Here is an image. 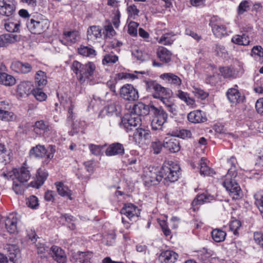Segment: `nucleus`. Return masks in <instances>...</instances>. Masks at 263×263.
Listing matches in <instances>:
<instances>
[{
	"instance_id": "nucleus-33",
	"label": "nucleus",
	"mask_w": 263,
	"mask_h": 263,
	"mask_svg": "<svg viewBox=\"0 0 263 263\" xmlns=\"http://www.w3.org/2000/svg\"><path fill=\"white\" fill-rule=\"evenodd\" d=\"M101 29L98 26H92L87 30V39L89 40L94 41L102 36Z\"/></svg>"
},
{
	"instance_id": "nucleus-1",
	"label": "nucleus",
	"mask_w": 263,
	"mask_h": 263,
	"mask_svg": "<svg viewBox=\"0 0 263 263\" xmlns=\"http://www.w3.org/2000/svg\"><path fill=\"white\" fill-rule=\"evenodd\" d=\"M180 166L172 161H165L160 171L156 168L147 169L144 172L143 180L148 185H156L164 178L166 180L174 182L179 176Z\"/></svg>"
},
{
	"instance_id": "nucleus-20",
	"label": "nucleus",
	"mask_w": 263,
	"mask_h": 263,
	"mask_svg": "<svg viewBox=\"0 0 263 263\" xmlns=\"http://www.w3.org/2000/svg\"><path fill=\"white\" fill-rule=\"evenodd\" d=\"M160 78L168 84L179 88L182 84L181 79L172 73H164L160 76Z\"/></svg>"
},
{
	"instance_id": "nucleus-59",
	"label": "nucleus",
	"mask_w": 263,
	"mask_h": 263,
	"mask_svg": "<svg viewBox=\"0 0 263 263\" xmlns=\"http://www.w3.org/2000/svg\"><path fill=\"white\" fill-rule=\"evenodd\" d=\"M241 226V222L239 220H234L231 222L229 225V228L231 231L233 232L234 235L238 234V230Z\"/></svg>"
},
{
	"instance_id": "nucleus-26",
	"label": "nucleus",
	"mask_w": 263,
	"mask_h": 263,
	"mask_svg": "<svg viewBox=\"0 0 263 263\" xmlns=\"http://www.w3.org/2000/svg\"><path fill=\"white\" fill-rule=\"evenodd\" d=\"M47 176L48 173L47 172L42 170H39L37 172L36 180L30 183V186L39 189L44 183Z\"/></svg>"
},
{
	"instance_id": "nucleus-28",
	"label": "nucleus",
	"mask_w": 263,
	"mask_h": 263,
	"mask_svg": "<svg viewBox=\"0 0 263 263\" xmlns=\"http://www.w3.org/2000/svg\"><path fill=\"white\" fill-rule=\"evenodd\" d=\"M175 95L187 105L191 106L192 107H195V101L190 97L188 93L184 92L181 90H178L176 91Z\"/></svg>"
},
{
	"instance_id": "nucleus-11",
	"label": "nucleus",
	"mask_w": 263,
	"mask_h": 263,
	"mask_svg": "<svg viewBox=\"0 0 263 263\" xmlns=\"http://www.w3.org/2000/svg\"><path fill=\"white\" fill-rule=\"evenodd\" d=\"M120 213L124 215L129 219V220L133 221L136 218L138 217L140 214V211L139 209L132 203L125 204L124 206L121 209Z\"/></svg>"
},
{
	"instance_id": "nucleus-57",
	"label": "nucleus",
	"mask_w": 263,
	"mask_h": 263,
	"mask_svg": "<svg viewBox=\"0 0 263 263\" xmlns=\"http://www.w3.org/2000/svg\"><path fill=\"white\" fill-rule=\"evenodd\" d=\"M139 24L135 22H130L128 25V33L132 36H136L137 34V28Z\"/></svg>"
},
{
	"instance_id": "nucleus-10",
	"label": "nucleus",
	"mask_w": 263,
	"mask_h": 263,
	"mask_svg": "<svg viewBox=\"0 0 263 263\" xmlns=\"http://www.w3.org/2000/svg\"><path fill=\"white\" fill-rule=\"evenodd\" d=\"M141 122V119L138 116H135L133 115H126L122 119L120 126L128 132L140 125Z\"/></svg>"
},
{
	"instance_id": "nucleus-49",
	"label": "nucleus",
	"mask_w": 263,
	"mask_h": 263,
	"mask_svg": "<svg viewBox=\"0 0 263 263\" xmlns=\"http://www.w3.org/2000/svg\"><path fill=\"white\" fill-rule=\"evenodd\" d=\"M12 189L15 194L17 195H22L24 193L25 190L24 182H22L13 179Z\"/></svg>"
},
{
	"instance_id": "nucleus-51",
	"label": "nucleus",
	"mask_w": 263,
	"mask_h": 263,
	"mask_svg": "<svg viewBox=\"0 0 263 263\" xmlns=\"http://www.w3.org/2000/svg\"><path fill=\"white\" fill-rule=\"evenodd\" d=\"M103 34L105 39H111L116 34V32L111 25H108L104 26Z\"/></svg>"
},
{
	"instance_id": "nucleus-5",
	"label": "nucleus",
	"mask_w": 263,
	"mask_h": 263,
	"mask_svg": "<svg viewBox=\"0 0 263 263\" xmlns=\"http://www.w3.org/2000/svg\"><path fill=\"white\" fill-rule=\"evenodd\" d=\"M26 26L32 33L40 34L48 28L49 23L47 19L34 17L27 21Z\"/></svg>"
},
{
	"instance_id": "nucleus-31",
	"label": "nucleus",
	"mask_w": 263,
	"mask_h": 263,
	"mask_svg": "<svg viewBox=\"0 0 263 263\" xmlns=\"http://www.w3.org/2000/svg\"><path fill=\"white\" fill-rule=\"evenodd\" d=\"M78 33L77 31H67L63 34V39L61 42L64 45H70L76 43L78 40Z\"/></svg>"
},
{
	"instance_id": "nucleus-38",
	"label": "nucleus",
	"mask_w": 263,
	"mask_h": 263,
	"mask_svg": "<svg viewBox=\"0 0 263 263\" xmlns=\"http://www.w3.org/2000/svg\"><path fill=\"white\" fill-rule=\"evenodd\" d=\"M57 190L59 194L62 196L67 197L69 199L72 200L71 198V191L69 189L68 186L65 185L62 182H57L55 183Z\"/></svg>"
},
{
	"instance_id": "nucleus-4",
	"label": "nucleus",
	"mask_w": 263,
	"mask_h": 263,
	"mask_svg": "<svg viewBox=\"0 0 263 263\" xmlns=\"http://www.w3.org/2000/svg\"><path fill=\"white\" fill-rule=\"evenodd\" d=\"M151 112L153 118L151 122L152 129L153 130H161L163 124L167 122L168 115L162 107H157L151 105Z\"/></svg>"
},
{
	"instance_id": "nucleus-12",
	"label": "nucleus",
	"mask_w": 263,
	"mask_h": 263,
	"mask_svg": "<svg viewBox=\"0 0 263 263\" xmlns=\"http://www.w3.org/2000/svg\"><path fill=\"white\" fill-rule=\"evenodd\" d=\"M15 10L14 0H0V14L9 16L11 15Z\"/></svg>"
},
{
	"instance_id": "nucleus-61",
	"label": "nucleus",
	"mask_w": 263,
	"mask_h": 263,
	"mask_svg": "<svg viewBox=\"0 0 263 263\" xmlns=\"http://www.w3.org/2000/svg\"><path fill=\"white\" fill-rule=\"evenodd\" d=\"M215 51L216 52L217 55L221 57L226 58V55L228 54L226 48L222 45H216Z\"/></svg>"
},
{
	"instance_id": "nucleus-2",
	"label": "nucleus",
	"mask_w": 263,
	"mask_h": 263,
	"mask_svg": "<svg viewBox=\"0 0 263 263\" xmlns=\"http://www.w3.org/2000/svg\"><path fill=\"white\" fill-rule=\"evenodd\" d=\"M71 68L81 83H86L93 85L97 83L95 80L96 66L93 62H88L83 64L77 61H74L72 63Z\"/></svg>"
},
{
	"instance_id": "nucleus-64",
	"label": "nucleus",
	"mask_w": 263,
	"mask_h": 263,
	"mask_svg": "<svg viewBox=\"0 0 263 263\" xmlns=\"http://www.w3.org/2000/svg\"><path fill=\"white\" fill-rule=\"evenodd\" d=\"M255 108L258 114L263 115V98L257 100L255 104Z\"/></svg>"
},
{
	"instance_id": "nucleus-8",
	"label": "nucleus",
	"mask_w": 263,
	"mask_h": 263,
	"mask_svg": "<svg viewBox=\"0 0 263 263\" xmlns=\"http://www.w3.org/2000/svg\"><path fill=\"white\" fill-rule=\"evenodd\" d=\"M222 184L227 191L229 192V195L233 199L237 200L242 197L241 190L234 179L232 178L225 179Z\"/></svg>"
},
{
	"instance_id": "nucleus-37",
	"label": "nucleus",
	"mask_w": 263,
	"mask_h": 263,
	"mask_svg": "<svg viewBox=\"0 0 263 263\" xmlns=\"http://www.w3.org/2000/svg\"><path fill=\"white\" fill-rule=\"evenodd\" d=\"M219 71L224 78H235L238 75V72L232 67H220Z\"/></svg>"
},
{
	"instance_id": "nucleus-25",
	"label": "nucleus",
	"mask_w": 263,
	"mask_h": 263,
	"mask_svg": "<svg viewBox=\"0 0 263 263\" xmlns=\"http://www.w3.org/2000/svg\"><path fill=\"white\" fill-rule=\"evenodd\" d=\"M31 84L29 82H22L17 85L16 93L20 97H25L30 94L31 89Z\"/></svg>"
},
{
	"instance_id": "nucleus-46",
	"label": "nucleus",
	"mask_w": 263,
	"mask_h": 263,
	"mask_svg": "<svg viewBox=\"0 0 263 263\" xmlns=\"http://www.w3.org/2000/svg\"><path fill=\"white\" fill-rule=\"evenodd\" d=\"M5 29L9 32H15L19 30L20 23L18 21L13 22L9 20L6 22L4 25Z\"/></svg>"
},
{
	"instance_id": "nucleus-35",
	"label": "nucleus",
	"mask_w": 263,
	"mask_h": 263,
	"mask_svg": "<svg viewBox=\"0 0 263 263\" xmlns=\"http://www.w3.org/2000/svg\"><path fill=\"white\" fill-rule=\"evenodd\" d=\"M17 36L11 33L4 34L0 35V47H4L9 44L16 42Z\"/></svg>"
},
{
	"instance_id": "nucleus-54",
	"label": "nucleus",
	"mask_w": 263,
	"mask_h": 263,
	"mask_svg": "<svg viewBox=\"0 0 263 263\" xmlns=\"http://www.w3.org/2000/svg\"><path fill=\"white\" fill-rule=\"evenodd\" d=\"M34 129L35 130L38 129L43 132L49 130V125L43 120L38 121L35 122Z\"/></svg>"
},
{
	"instance_id": "nucleus-56",
	"label": "nucleus",
	"mask_w": 263,
	"mask_h": 263,
	"mask_svg": "<svg viewBox=\"0 0 263 263\" xmlns=\"http://www.w3.org/2000/svg\"><path fill=\"white\" fill-rule=\"evenodd\" d=\"M162 146V143L160 141L157 140L152 142L151 147L154 154H158L161 152Z\"/></svg>"
},
{
	"instance_id": "nucleus-34",
	"label": "nucleus",
	"mask_w": 263,
	"mask_h": 263,
	"mask_svg": "<svg viewBox=\"0 0 263 263\" xmlns=\"http://www.w3.org/2000/svg\"><path fill=\"white\" fill-rule=\"evenodd\" d=\"M228 163L231 165V167L228 170V173L226 175V178L227 179H233L235 178L237 175V172L236 166V160L235 157H232L228 161Z\"/></svg>"
},
{
	"instance_id": "nucleus-42",
	"label": "nucleus",
	"mask_w": 263,
	"mask_h": 263,
	"mask_svg": "<svg viewBox=\"0 0 263 263\" xmlns=\"http://www.w3.org/2000/svg\"><path fill=\"white\" fill-rule=\"evenodd\" d=\"M226 235V232L220 229H215L211 232L212 239L216 242L223 241Z\"/></svg>"
},
{
	"instance_id": "nucleus-23",
	"label": "nucleus",
	"mask_w": 263,
	"mask_h": 263,
	"mask_svg": "<svg viewBox=\"0 0 263 263\" xmlns=\"http://www.w3.org/2000/svg\"><path fill=\"white\" fill-rule=\"evenodd\" d=\"M122 162L126 166H129L127 170L130 169L133 172H138L139 165L137 163V158L133 155H126L122 158Z\"/></svg>"
},
{
	"instance_id": "nucleus-36",
	"label": "nucleus",
	"mask_w": 263,
	"mask_h": 263,
	"mask_svg": "<svg viewBox=\"0 0 263 263\" xmlns=\"http://www.w3.org/2000/svg\"><path fill=\"white\" fill-rule=\"evenodd\" d=\"M16 83L14 77L5 72H0V83L5 86H11Z\"/></svg>"
},
{
	"instance_id": "nucleus-48",
	"label": "nucleus",
	"mask_w": 263,
	"mask_h": 263,
	"mask_svg": "<svg viewBox=\"0 0 263 263\" xmlns=\"http://www.w3.org/2000/svg\"><path fill=\"white\" fill-rule=\"evenodd\" d=\"M255 204L259 209L263 218V194L261 192L256 193L254 196Z\"/></svg>"
},
{
	"instance_id": "nucleus-55",
	"label": "nucleus",
	"mask_w": 263,
	"mask_h": 263,
	"mask_svg": "<svg viewBox=\"0 0 263 263\" xmlns=\"http://www.w3.org/2000/svg\"><path fill=\"white\" fill-rule=\"evenodd\" d=\"M26 204L31 209H35L39 205L37 197L35 196H31L26 199Z\"/></svg>"
},
{
	"instance_id": "nucleus-18",
	"label": "nucleus",
	"mask_w": 263,
	"mask_h": 263,
	"mask_svg": "<svg viewBox=\"0 0 263 263\" xmlns=\"http://www.w3.org/2000/svg\"><path fill=\"white\" fill-rule=\"evenodd\" d=\"M124 153V147L123 144L116 142L110 144L105 151L107 156L122 155Z\"/></svg>"
},
{
	"instance_id": "nucleus-9",
	"label": "nucleus",
	"mask_w": 263,
	"mask_h": 263,
	"mask_svg": "<svg viewBox=\"0 0 263 263\" xmlns=\"http://www.w3.org/2000/svg\"><path fill=\"white\" fill-rule=\"evenodd\" d=\"M119 93L121 97L126 101H135L139 98L137 89L132 84H126L122 86Z\"/></svg>"
},
{
	"instance_id": "nucleus-13",
	"label": "nucleus",
	"mask_w": 263,
	"mask_h": 263,
	"mask_svg": "<svg viewBox=\"0 0 263 263\" xmlns=\"http://www.w3.org/2000/svg\"><path fill=\"white\" fill-rule=\"evenodd\" d=\"M18 218L16 214H9L5 219V228L9 233L14 234L17 232Z\"/></svg>"
},
{
	"instance_id": "nucleus-47",
	"label": "nucleus",
	"mask_w": 263,
	"mask_h": 263,
	"mask_svg": "<svg viewBox=\"0 0 263 263\" xmlns=\"http://www.w3.org/2000/svg\"><path fill=\"white\" fill-rule=\"evenodd\" d=\"M118 61V57L113 53H107L104 56L102 60V63L103 65H110Z\"/></svg>"
},
{
	"instance_id": "nucleus-7",
	"label": "nucleus",
	"mask_w": 263,
	"mask_h": 263,
	"mask_svg": "<svg viewBox=\"0 0 263 263\" xmlns=\"http://www.w3.org/2000/svg\"><path fill=\"white\" fill-rule=\"evenodd\" d=\"M209 25L216 37L221 38L227 35V28L223 25L222 20L217 16H213L210 18Z\"/></svg>"
},
{
	"instance_id": "nucleus-19",
	"label": "nucleus",
	"mask_w": 263,
	"mask_h": 263,
	"mask_svg": "<svg viewBox=\"0 0 263 263\" xmlns=\"http://www.w3.org/2000/svg\"><path fill=\"white\" fill-rule=\"evenodd\" d=\"M227 96L231 103L235 104L242 102L245 99V97L240 94L238 90L234 88L228 90Z\"/></svg>"
},
{
	"instance_id": "nucleus-32",
	"label": "nucleus",
	"mask_w": 263,
	"mask_h": 263,
	"mask_svg": "<svg viewBox=\"0 0 263 263\" xmlns=\"http://www.w3.org/2000/svg\"><path fill=\"white\" fill-rule=\"evenodd\" d=\"M76 261L79 263H91L93 253L91 252H79L74 256Z\"/></svg>"
},
{
	"instance_id": "nucleus-52",
	"label": "nucleus",
	"mask_w": 263,
	"mask_h": 263,
	"mask_svg": "<svg viewBox=\"0 0 263 263\" xmlns=\"http://www.w3.org/2000/svg\"><path fill=\"white\" fill-rule=\"evenodd\" d=\"M32 94L35 99L39 101H43L46 99V95L41 90V88L34 89Z\"/></svg>"
},
{
	"instance_id": "nucleus-41",
	"label": "nucleus",
	"mask_w": 263,
	"mask_h": 263,
	"mask_svg": "<svg viewBox=\"0 0 263 263\" xmlns=\"http://www.w3.org/2000/svg\"><path fill=\"white\" fill-rule=\"evenodd\" d=\"M79 54L86 57H94L96 55V50L91 47L81 45L78 49Z\"/></svg>"
},
{
	"instance_id": "nucleus-43",
	"label": "nucleus",
	"mask_w": 263,
	"mask_h": 263,
	"mask_svg": "<svg viewBox=\"0 0 263 263\" xmlns=\"http://www.w3.org/2000/svg\"><path fill=\"white\" fill-rule=\"evenodd\" d=\"M35 83L38 86L42 88L47 83L46 73L41 70L38 71L35 76Z\"/></svg>"
},
{
	"instance_id": "nucleus-40",
	"label": "nucleus",
	"mask_w": 263,
	"mask_h": 263,
	"mask_svg": "<svg viewBox=\"0 0 263 263\" xmlns=\"http://www.w3.org/2000/svg\"><path fill=\"white\" fill-rule=\"evenodd\" d=\"M157 56L161 61L167 63L171 60L172 53L166 48L162 47L158 51Z\"/></svg>"
},
{
	"instance_id": "nucleus-22",
	"label": "nucleus",
	"mask_w": 263,
	"mask_h": 263,
	"mask_svg": "<svg viewBox=\"0 0 263 263\" xmlns=\"http://www.w3.org/2000/svg\"><path fill=\"white\" fill-rule=\"evenodd\" d=\"M163 146L171 153L178 152L180 149L179 142L175 138H165Z\"/></svg>"
},
{
	"instance_id": "nucleus-44",
	"label": "nucleus",
	"mask_w": 263,
	"mask_h": 263,
	"mask_svg": "<svg viewBox=\"0 0 263 263\" xmlns=\"http://www.w3.org/2000/svg\"><path fill=\"white\" fill-rule=\"evenodd\" d=\"M35 246L36 248L37 254L40 255L41 257H46L51 250L45 243L40 242V240L35 244Z\"/></svg>"
},
{
	"instance_id": "nucleus-29",
	"label": "nucleus",
	"mask_w": 263,
	"mask_h": 263,
	"mask_svg": "<svg viewBox=\"0 0 263 263\" xmlns=\"http://www.w3.org/2000/svg\"><path fill=\"white\" fill-rule=\"evenodd\" d=\"M214 199V196L208 192L198 195L196 198L193 201V206L197 204H202L205 203L210 202Z\"/></svg>"
},
{
	"instance_id": "nucleus-24",
	"label": "nucleus",
	"mask_w": 263,
	"mask_h": 263,
	"mask_svg": "<svg viewBox=\"0 0 263 263\" xmlns=\"http://www.w3.org/2000/svg\"><path fill=\"white\" fill-rule=\"evenodd\" d=\"M178 257V255L174 251L166 250L161 253L159 260L161 263H174Z\"/></svg>"
},
{
	"instance_id": "nucleus-3",
	"label": "nucleus",
	"mask_w": 263,
	"mask_h": 263,
	"mask_svg": "<svg viewBox=\"0 0 263 263\" xmlns=\"http://www.w3.org/2000/svg\"><path fill=\"white\" fill-rule=\"evenodd\" d=\"M146 90L152 93L154 98L160 99L165 107L174 101L170 97L171 90L162 86L155 81H148L146 83Z\"/></svg>"
},
{
	"instance_id": "nucleus-53",
	"label": "nucleus",
	"mask_w": 263,
	"mask_h": 263,
	"mask_svg": "<svg viewBox=\"0 0 263 263\" xmlns=\"http://www.w3.org/2000/svg\"><path fill=\"white\" fill-rule=\"evenodd\" d=\"M192 92L195 95V97L201 99V100L205 99L208 96V93L205 92L202 89L197 88V87H193L192 90Z\"/></svg>"
},
{
	"instance_id": "nucleus-27",
	"label": "nucleus",
	"mask_w": 263,
	"mask_h": 263,
	"mask_svg": "<svg viewBox=\"0 0 263 263\" xmlns=\"http://www.w3.org/2000/svg\"><path fill=\"white\" fill-rule=\"evenodd\" d=\"M53 253L54 259L58 263H65L66 262V255L65 252L57 246H53L51 248Z\"/></svg>"
},
{
	"instance_id": "nucleus-63",
	"label": "nucleus",
	"mask_w": 263,
	"mask_h": 263,
	"mask_svg": "<svg viewBox=\"0 0 263 263\" xmlns=\"http://www.w3.org/2000/svg\"><path fill=\"white\" fill-rule=\"evenodd\" d=\"M7 249H8L10 254L14 255V257H17L20 254V250L15 245H8Z\"/></svg>"
},
{
	"instance_id": "nucleus-50",
	"label": "nucleus",
	"mask_w": 263,
	"mask_h": 263,
	"mask_svg": "<svg viewBox=\"0 0 263 263\" xmlns=\"http://www.w3.org/2000/svg\"><path fill=\"white\" fill-rule=\"evenodd\" d=\"M15 118L14 115L12 112L5 110L0 108V119L5 121H12Z\"/></svg>"
},
{
	"instance_id": "nucleus-62",
	"label": "nucleus",
	"mask_w": 263,
	"mask_h": 263,
	"mask_svg": "<svg viewBox=\"0 0 263 263\" xmlns=\"http://www.w3.org/2000/svg\"><path fill=\"white\" fill-rule=\"evenodd\" d=\"M254 239L255 242L263 248V232H256L254 233Z\"/></svg>"
},
{
	"instance_id": "nucleus-58",
	"label": "nucleus",
	"mask_w": 263,
	"mask_h": 263,
	"mask_svg": "<svg viewBox=\"0 0 263 263\" xmlns=\"http://www.w3.org/2000/svg\"><path fill=\"white\" fill-rule=\"evenodd\" d=\"M172 36L169 33H166L163 35L160 39L159 42L162 44L168 45H171L173 42Z\"/></svg>"
},
{
	"instance_id": "nucleus-6",
	"label": "nucleus",
	"mask_w": 263,
	"mask_h": 263,
	"mask_svg": "<svg viewBox=\"0 0 263 263\" xmlns=\"http://www.w3.org/2000/svg\"><path fill=\"white\" fill-rule=\"evenodd\" d=\"M55 152V146L49 145L46 148L44 145L38 144L31 148L29 155L33 158H43L46 156L48 161L51 160Z\"/></svg>"
},
{
	"instance_id": "nucleus-45",
	"label": "nucleus",
	"mask_w": 263,
	"mask_h": 263,
	"mask_svg": "<svg viewBox=\"0 0 263 263\" xmlns=\"http://www.w3.org/2000/svg\"><path fill=\"white\" fill-rule=\"evenodd\" d=\"M200 173L203 176H211L213 174V171L207 166L205 159L202 158L199 161Z\"/></svg>"
},
{
	"instance_id": "nucleus-14",
	"label": "nucleus",
	"mask_w": 263,
	"mask_h": 263,
	"mask_svg": "<svg viewBox=\"0 0 263 263\" xmlns=\"http://www.w3.org/2000/svg\"><path fill=\"white\" fill-rule=\"evenodd\" d=\"M14 179L22 182H26L30 178L31 175L28 167L22 166L14 170Z\"/></svg>"
},
{
	"instance_id": "nucleus-30",
	"label": "nucleus",
	"mask_w": 263,
	"mask_h": 263,
	"mask_svg": "<svg viewBox=\"0 0 263 263\" xmlns=\"http://www.w3.org/2000/svg\"><path fill=\"white\" fill-rule=\"evenodd\" d=\"M134 139L137 143H140L143 140L148 139L150 137L149 132L143 128H136L134 134Z\"/></svg>"
},
{
	"instance_id": "nucleus-17",
	"label": "nucleus",
	"mask_w": 263,
	"mask_h": 263,
	"mask_svg": "<svg viewBox=\"0 0 263 263\" xmlns=\"http://www.w3.org/2000/svg\"><path fill=\"white\" fill-rule=\"evenodd\" d=\"M188 120L193 123H199L207 120L205 112L200 110H196L187 115Z\"/></svg>"
},
{
	"instance_id": "nucleus-16",
	"label": "nucleus",
	"mask_w": 263,
	"mask_h": 263,
	"mask_svg": "<svg viewBox=\"0 0 263 263\" xmlns=\"http://www.w3.org/2000/svg\"><path fill=\"white\" fill-rule=\"evenodd\" d=\"M151 111V105H146L142 102H139L137 104L134 105L132 113L135 116L140 117L141 116H145L148 115Z\"/></svg>"
},
{
	"instance_id": "nucleus-21",
	"label": "nucleus",
	"mask_w": 263,
	"mask_h": 263,
	"mask_svg": "<svg viewBox=\"0 0 263 263\" xmlns=\"http://www.w3.org/2000/svg\"><path fill=\"white\" fill-rule=\"evenodd\" d=\"M60 99L61 103L62 104L64 108L68 110V119L71 120H74L76 117V113L74 112V109L76 107V103L69 98L65 100L63 97H62Z\"/></svg>"
},
{
	"instance_id": "nucleus-60",
	"label": "nucleus",
	"mask_w": 263,
	"mask_h": 263,
	"mask_svg": "<svg viewBox=\"0 0 263 263\" xmlns=\"http://www.w3.org/2000/svg\"><path fill=\"white\" fill-rule=\"evenodd\" d=\"M104 146L98 145L91 144L89 145V148L92 154L98 156L99 155L103 149Z\"/></svg>"
},
{
	"instance_id": "nucleus-15",
	"label": "nucleus",
	"mask_w": 263,
	"mask_h": 263,
	"mask_svg": "<svg viewBox=\"0 0 263 263\" xmlns=\"http://www.w3.org/2000/svg\"><path fill=\"white\" fill-rule=\"evenodd\" d=\"M10 67L15 72L21 73H29L32 69V66L29 63L20 61L13 62Z\"/></svg>"
},
{
	"instance_id": "nucleus-39",
	"label": "nucleus",
	"mask_w": 263,
	"mask_h": 263,
	"mask_svg": "<svg viewBox=\"0 0 263 263\" xmlns=\"http://www.w3.org/2000/svg\"><path fill=\"white\" fill-rule=\"evenodd\" d=\"M231 42L238 45L247 46L250 43L249 36L243 33L242 35H235L231 39Z\"/></svg>"
}]
</instances>
